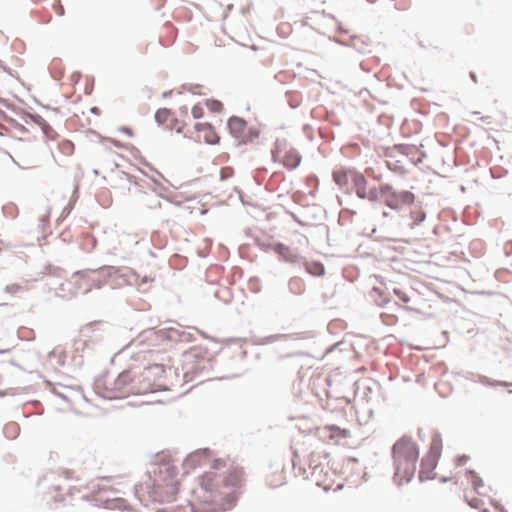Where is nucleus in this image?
<instances>
[{"mask_svg":"<svg viewBox=\"0 0 512 512\" xmlns=\"http://www.w3.org/2000/svg\"><path fill=\"white\" fill-rule=\"evenodd\" d=\"M394 481L401 486L410 482L416 471L419 459V446L409 436H402L392 447Z\"/></svg>","mask_w":512,"mask_h":512,"instance_id":"f257e3e1","label":"nucleus"},{"mask_svg":"<svg viewBox=\"0 0 512 512\" xmlns=\"http://www.w3.org/2000/svg\"><path fill=\"white\" fill-rule=\"evenodd\" d=\"M442 439L439 434H435L431 438L430 447L426 455L421 461L419 478L421 481L431 480L435 477L434 470L442 453Z\"/></svg>","mask_w":512,"mask_h":512,"instance_id":"f03ea898","label":"nucleus"},{"mask_svg":"<svg viewBox=\"0 0 512 512\" xmlns=\"http://www.w3.org/2000/svg\"><path fill=\"white\" fill-rule=\"evenodd\" d=\"M272 155L274 161L282 163L288 169L296 168L301 161L299 153L284 139L276 141Z\"/></svg>","mask_w":512,"mask_h":512,"instance_id":"7ed1b4c3","label":"nucleus"},{"mask_svg":"<svg viewBox=\"0 0 512 512\" xmlns=\"http://www.w3.org/2000/svg\"><path fill=\"white\" fill-rule=\"evenodd\" d=\"M379 192L386 205L392 209H400L405 205H411L415 200V196L412 192H391V187L387 184L381 185Z\"/></svg>","mask_w":512,"mask_h":512,"instance_id":"20e7f679","label":"nucleus"},{"mask_svg":"<svg viewBox=\"0 0 512 512\" xmlns=\"http://www.w3.org/2000/svg\"><path fill=\"white\" fill-rule=\"evenodd\" d=\"M316 435L322 443L337 444L339 440L347 438L349 432L337 426L330 425L317 428Z\"/></svg>","mask_w":512,"mask_h":512,"instance_id":"39448f33","label":"nucleus"},{"mask_svg":"<svg viewBox=\"0 0 512 512\" xmlns=\"http://www.w3.org/2000/svg\"><path fill=\"white\" fill-rule=\"evenodd\" d=\"M201 487L214 498L225 494L222 486V477L214 472H206L200 478Z\"/></svg>","mask_w":512,"mask_h":512,"instance_id":"423d86ee","label":"nucleus"},{"mask_svg":"<svg viewBox=\"0 0 512 512\" xmlns=\"http://www.w3.org/2000/svg\"><path fill=\"white\" fill-rule=\"evenodd\" d=\"M155 120L158 124L170 130H176L178 133L182 132L186 125L183 121L175 119L172 112L167 108L159 109L155 113Z\"/></svg>","mask_w":512,"mask_h":512,"instance_id":"0eeeda50","label":"nucleus"},{"mask_svg":"<svg viewBox=\"0 0 512 512\" xmlns=\"http://www.w3.org/2000/svg\"><path fill=\"white\" fill-rule=\"evenodd\" d=\"M267 484L271 488H278L286 483L285 467L281 463H274L270 465L266 474Z\"/></svg>","mask_w":512,"mask_h":512,"instance_id":"6e6552de","label":"nucleus"},{"mask_svg":"<svg viewBox=\"0 0 512 512\" xmlns=\"http://www.w3.org/2000/svg\"><path fill=\"white\" fill-rule=\"evenodd\" d=\"M195 129L199 140H203L208 144L218 143L219 136L209 123H198L195 125Z\"/></svg>","mask_w":512,"mask_h":512,"instance_id":"1a4fd4ad","label":"nucleus"},{"mask_svg":"<svg viewBox=\"0 0 512 512\" xmlns=\"http://www.w3.org/2000/svg\"><path fill=\"white\" fill-rule=\"evenodd\" d=\"M352 180L355 185L356 194L358 197L369 200H375L377 198V194L374 191H366L367 180L362 174L357 172L353 173Z\"/></svg>","mask_w":512,"mask_h":512,"instance_id":"9d476101","label":"nucleus"},{"mask_svg":"<svg viewBox=\"0 0 512 512\" xmlns=\"http://www.w3.org/2000/svg\"><path fill=\"white\" fill-rule=\"evenodd\" d=\"M394 150L409 157L414 164L421 162L424 157V153L416 145L398 144L394 146Z\"/></svg>","mask_w":512,"mask_h":512,"instance_id":"9b49d317","label":"nucleus"},{"mask_svg":"<svg viewBox=\"0 0 512 512\" xmlns=\"http://www.w3.org/2000/svg\"><path fill=\"white\" fill-rule=\"evenodd\" d=\"M243 482V471L235 468L230 470L225 477H222L223 490L225 488H238Z\"/></svg>","mask_w":512,"mask_h":512,"instance_id":"f8f14e48","label":"nucleus"},{"mask_svg":"<svg viewBox=\"0 0 512 512\" xmlns=\"http://www.w3.org/2000/svg\"><path fill=\"white\" fill-rule=\"evenodd\" d=\"M329 457L328 453H318V452H312L309 455V467L313 470V474H316L318 471L319 473L322 472V460H327Z\"/></svg>","mask_w":512,"mask_h":512,"instance_id":"ddd939ff","label":"nucleus"},{"mask_svg":"<svg viewBox=\"0 0 512 512\" xmlns=\"http://www.w3.org/2000/svg\"><path fill=\"white\" fill-rule=\"evenodd\" d=\"M467 478L469 483L471 484L473 491L478 494L479 496L486 497V493L481 491V489H484L483 480L473 471L467 472Z\"/></svg>","mask_w":512,"mask_h":512,"instance_id":"4468645a","label":"nucleus"},{"mask_svg":"<svg viewBox=\"0 0 512 512\" xmlns=\"http://www.w3.org/2000/svg\"><path fill=\"white\" fill-rule=\"evenodd\" d=\"M352 170L338 169L333 172V179L339 186H346L349 182V176L353 178Z\"/></svg>","mask_w":512,"mask_h":512,"instance_id":"2eb2a0df","label":"nucleus"},{"mask_svg":"<svg viewBox=\"0 0 512 512\" xmlns=\"http://www.w3.org/2000/svg\"><path fill=\"white\" fill-rule=\"evenodd\" d=\"M274 251L277 252L286 261L295 262L297 260V254L288 246L283 244H276L274 246Z\"/></svg>","mask_w":512,"mask_h":512,"instance_id":"dca6fc26","label":"nucleus"},{"mask_svg":"<svg viewBox=\"0 0 512 512\" xmlns=\"http://www.w3.org/2000/svg\"><path fill=\"white\" fill-rule=\"evenodd\" d=\"M3 433L7 439L14 440L20 434V426L16 422H8L4 426Z\"/></svg>","mask_w":512,"mask_h":512,"instance_id":"f3484780","label":"nucleus"},{"mask_svg":"<svg viewBox=\"0 0 512 512\" xmlns=\"http://www.w3.org/2000/svg\"><path fill=\"white\" fill-rule=\"evenodd\" d=\"M305 268L313 276H322L325 272V268L320 262H308L305 264Z\"/></svg>","mask_w":512,"mask_h":512,"instance_id":"a211bd4d","label":"nucleus"},{"mask_svg":"<svg viewBox=\"0 0 512 512\" xmlns=\"http://www.w3.org/2000/svg\"><path fill=\"white\" fill-rule=\"evenodd\" d=\"M183 90L193 94V95H206V88L202 84H185L182 86Z\"/></svg>","mask_w":512,"mask_h":512,"instance_id":"6ab92c4d","label":"nucleus"},{"mask_svg":"<svg viewBox=\"0 0 512 512\" xmlns=\"http://www.w3.org/2000/svg\"><path fill=\"white\" fill-rule=\"evenodd\" d=\"M465 498L468 504L475 509H481L484 505L482 498L472 496L470 492H466Z\"/></svg>","mask_w":512,"mask_h":512,"instance_id":"aec40b11","label":"nucleus"},{"mask_svg":"<svg viewBox=\"0 0 512 512\" xmlns=\"http://www.w3.org/2000/svg\"><path fill=\"white\" fill-rule=\"evenodd\" d=\"M205 105L206 107L211 111V112H214V113H219L222 111L223 109V104L218 101V100H215V99H207L205 101Z\"/></svg>","mask_w":512,"mask_h":512,"instance_id":"412c9836","label":"nucleus"},{"mask_svg":"<svg viewBox=\"0 0 512 512\" xmlns=\"http://www.w3.org/2000/svg\"><path fill=\"white\" fill-rule=\"evenodd\" d=\"M410 215H411V218L413 219V225L420 224L422 221H424V219L426 217L424 211L421 208H416V209L412 210Z\"/></svg>","mask_w":512,"mask_h":512,"instance_id":"4be33fe9","label":"nucleus"},{"mask_svg":"<svg viewBox=\"0 0 512 512\" xmlns=\"http://www.w3.org/2000/svg\"><path fill=\"white\" fill-rule=\"evenodd\" d=\"M191 113H192L193 118L200 119L204 115V109L200 104H196L192 107Z\"/></svg>","mask_w":512,"mask_h":512,"instance_id":"5701e85b","label":"nucleus"},{"mask_svg":"<svg viewBox=\"0 0 512 512\" xmlns=\"http://www.w3.org/2000/svg\"><path fill=\"white\" fill-rule=\"evenodd\" d=\"M5 290H6V292H8L10 294H18L21 291H23V287L17 283H13V284L7 285Z\"/></svg>","mask_w":512,"mask_h":512,"instance_id":"b1692460","label":"nucleus"},{"mask_svg":"<svg viewBox=\"0 0 512 512\" xmlns=\"http://www.w3.org/2000/svg\"><path fill=\"white\" fill-rule=\"evenodd\" d=\"M394 293L403 303H408L410 301V298L405 291H402L400 289H394Z\"/></svg>","mask_w":512,"mask_h":512,"instance_id":"393cba45","label":"nucleus"},{"mask_svg":"<svg viewBox=\"0 0 512 512\" xmlns=\"http://www.w3.org/2000/svg\"><path fill=\"white\" fill-rule=\"evenodd\" d=\"M202 458H204V454L196 453V454H193V455L190 456V458L188 459L187 463L188 464L196 463V462H199Z\"/></svg>","mask_w":512,"mask_h":512,"instance_id":"a878e982","label":"nucleus"},{"mask_svg":"<svg viewBox=\"0 0 512 512\" xmlns=\"http://www.w3.org/2000/svg\"><path fill=\"white\" fill-rule=\"evenodd\" d=\"M243 125H244V122L241 119H239V118H232L229 121V126L231 128H233V127H239L240 128Z\"/></svg>","mask_w":512,"mask_h":512,"instance_id":"bb28decb","label":"nucleus"},{"mask_svg":"<svg viewBox=\"0 0 512 512\" xmlns=\"http://www.w3.org/2000/svg\"><path fill=\"white\" fill-rule=\"evenodd\" d=\"M294 285H298V292L300 293L303 289V284H302V281L300 279H293L291 282H290V286L291 288L294 287Z\"/></svg>","mask_w":512,"mask_h":512,"instance_id":"cd10ccee","label":"nucleus"},{"mask_svg":"<svg viewBox=\"0 0 512 512\" xmlns=\"http://www.w3.org/2000/svg\"><path fill=\"white\" fill-rule=\"evenodd\" d=\"M224 466V462L220 459L214 460L212 464V468L218 469L220 467Z\"/></svg>","mask_w":512,"mask_h":512,"instance_id":"c85d7f7f","label":"nucleus"},{"mask_svg":"<svg viewBox=\"0 0 512 512\" xmlns=\"http://www.w3.org/2000/svg\"><path fill=\"white\" fill-rule=\"evenodd\" d=\"M180 114L183 116V117H187L188 116V108L186 106H183L180 108Z\"/></svg>","mask_w":512,"mask_h":512,"instance_id":"c756f323","label":"nucleus"},{"mask_svg":"<svg viewBox=\"0 0 512 512\" xmlns=\"http://www.w3.org/2000/svg\"><path fill=\"white\" fill-rule=\"evenodd\" d=\"M382 317H383L384 321L386 322V324H392L393 323L392 320H387L386 319V317H389V315L383 314Z\"/></svg>","mask_w":512,"mask_h":512,"instance_id":"7c9ffc66","label":"nucleus"},{"mask_svg":"<svg viewBox=\"0 0 512 512\" xmlns=\"http://www.w3.org/2000/svg\"><path fill=\"white\" fill-rule=\"evenodd\" d=\"M482 512H486V509H484Z\"/></svg>","mask_w":512,"mask_h":512,"instance_id":"2f4dec72","label":"nucleus"}]
</instances>
